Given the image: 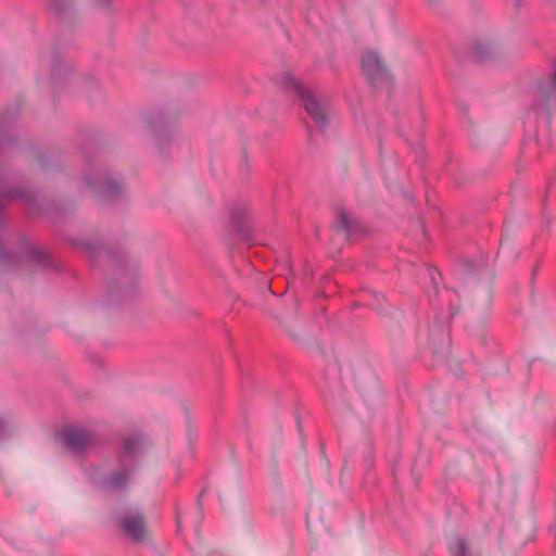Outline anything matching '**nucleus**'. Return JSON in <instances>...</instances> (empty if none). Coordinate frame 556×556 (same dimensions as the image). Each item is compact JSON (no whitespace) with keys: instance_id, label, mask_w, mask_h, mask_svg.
<instances>
[{"instance_id":"nucleus-1","label":"nucleus","mask_w":556,"mask_h":556,"mask_svg":"<svg viewBox=\"0 0 556 556\" xmlns=\"http://www.w3.org/2000/svg\"><path fill=\"white\" fill-rule=\"evenodd\" d=\"M86 185L98 195L113 197L124 189V182L118 176L105 169H94L86 175Z\"/></svg>"},{"instance_id":"nucleus-2","label":"nucleus","mask_w":556,"mask_h":556,"mask_svg":"<svg viewBox=\"0 0 556 556\" xmlns=\"http://www.w3.org/2000/svg\"><path fill=\"white\" fill-rule=\"evenodd\" d=\"M283 79L301 96L305 111L314 119L316 125L320 128L326 126L328 123V112L318 102L314 94L308 89L293 80L290 73H285Z\"/></svg>"},{"instance_id":"nucleus-3","label":"nucleus","mask_w":556,"mask_h":556,"mask_svg":"<svg viewBox=\"0 0 556 556\" xmlns=\"http://www.w3.org/2000/svg\"><path fill=\"white\" fill-rule=\"evenodd\" d=\"M362 67L372 83L380 84L388 79V71L377 52H366L362 58Z\"/></svg>"},{"instance_id":"nucleus-4","label":"nucleus","mask_w":556,"mask_h":556,"mask_svg":"<svg viewBox=\"0 0 556 556\" xmlns=\"http://www.w3.org/2000/svg\"><path fill=\"white\" fill-rule=\"evenodd\" d=\"M121 528L137 541L143 540L146 525L141 515L137 513L126 514L119 521Z\"/></svg>"},{"instance_id":"nucleus-5","label":"nucleus","mask_w":556,"mask_h":556,"mask_svg":"<svg viewBox=\"0 0 556 556\" xmlns=\"http://www.w3.org/2000/svg\"><path fill=\"white\" fill-rule=\"evenodd\" d=\"M66 446L74 452H80L89 446L92 442L91 434L84 429H67L63 434Z\"/></svg>"},{"instance_id":"nucleus-6","label":"nucleus","mask_w":556,"mask_h":556,"mask_svg":"<svg viewBox=\"0 0 556 556\" xmlns=\"http://www.w3.org/2000/svg\"><path fill=\"white\" fill-rule=\"evenodd\" d=\"M538 100L539 106L547 113L556 109V72L553 81L539 89Z\"/></svg>"},{"instance_id":"nucleus-7","label":"nucleus","mask_w":556,"mask_h":556,"mask_svg":"<svg viewBox=\"0 0 556 556\" xmlns=\"http://www.w3.org/2000/svg\"><path fill=\"white\" fill-rule=\"evenodd\" d=\"M336 231L341 233L344 239L349 237L350 217L346 213L341 212L334 225Z\"/></svg>"},{"instance_id":"nucleus-8","label":"nucleus","mask_w":556,"mask_h":556,"mask_svg":"<svg viewBox=\"0 0 556 556\" xmlns=\"http://www.w3.org/2000/svg\"><path fill=\"white\" fill-rule=\"evenodd\" d=\"M448 548L453 556H466L468 551L467 543L459 538L452 540Z\"/></svg>"},{"instance_id":"nucleus-9","label":"nucleus","mask_w":556,"mask_h":556,"mask_svg":"<svg viewBox=\"0 0 556 556\" xmlns=\"http://www.w3.org/2000/svg\"><path fill=\"white\" fill-rule=\"evenodd\" d=\"M127 477H128V472L126 470L113 472L108 478L106 483L110 488H119L126 482Z\"/></svg>"},{"instance_id":"nucleus-10","label":"nucleus","mask_w":556,"mask_h":556,"mask_svg":"<svg viewBox=\"0 0 556 556\" xmlns=\"http://www.w3.org/2000/svg\"><path fill=\"white\" fill-rule=\"evenodd\" d=\"M138 446L139 441L137 439H127L124 443V448L129 455L135 454Z\"/></svg>"},{"instance_id":"nucleus-11","label":"nucleus","mask_w":556,"mask_h":556,"mask_svg":"<svg viewBox=\"0 0 556 556\" xmlns=\"http://www.w3.org/2000/svg\"><path fill=\"white\" fill-rule=\"evenodd\" d=\"M111 0H94L99 8L105 9L109 7Z\"/></svg>"},{"instance_id":"nucleus-12","label":"nucleus","mask_w":556,"mask_h":556,"mask_svg":"<svg viewBox=\"0 0 556 556\" xmlns=\"http://www.w3.org/2000/svg\"><path fill=\"white\" fill-rule=\"evenodd\" d=\"M509 251V244L502 242L500 248V255H505Z\"/></svg>"}]
</instances>
